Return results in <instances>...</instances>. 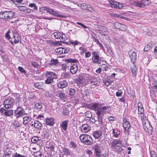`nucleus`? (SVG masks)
<instances>
[{
	"instance_id": "1",
	"label": "nucleus",
	"mask_w": 157,
	"mask_h": 157,
	"mask_svg": "<svg viewBox=\"0 0 157 157\" xmlns=\"http://www.w3.org/2000/svg\"><path fill=\"white\" fill-rule=\"evenodd\" d=\"M88 109H91L96 111L98 121L101 123L102 122V117L105 113L108 106H103L102 104L101 103L94 102L86 105Z\"/></svg>"
},
{
	"instance_id": "2",
	"label": "nucleus",
	"mask_w": 157,
	"mask_h": 157,
	"mask_svg": "<svg viewBox=\"0 0 157 157\" xmlns=\"http://www.w3.org/2000/svg\"><path fill=\"white\" fill-rule=\"evenodd\" d=\"M141 119L142 121L143 127L145 131L149 133H152V127L150 124V122L147 120L146 117H144L141 116Z\"/></svg>"
},
{
	"instance_id": "3",
	"label": "nucleus",
	"mask_w": 157,
	"mask_h": 157,
	"mask_svg": "<svg viewBox=\"0 0 157 157\" xmlns=\"http://www.w3.org/2000/svg\"><path fill=\"white\" fill-rule=\"evenodd\" d=\"M80 140L85 145H89L93 143V140L91 136L86 134H83L80 136Z\"/></svg>"
},
{
	"instance_id": "4",
	"label": "nucleus",
	"mask_w": 157,
	"mask_h": 157,
	"mask_svg": "<svg viewBox=\"0 0 157 157\" xmlns=\"http://www.w3.org/2000/svg\"><path fill=\"white\" fill-rule=\"evenodd\" d=\"M122 141L121 140H114L111 143V146L116 151L120 152L123 150L121 148Z\"/></svg>"
},
{
	"instance_id": "5",
	"label": "nucleus",
	"mask_w": 157,
	"mask_h": 157,
	"mask_svg": "<svg viewBox=\"0 0 157 157\" xmlns=\"http://www.w3.org/2000/svg\"><path fill=\"white\" fill-rule=\"evenodd\" d=\"M14 116L16 117V119L18 120L19 118H21L23 116L27 114L24 109L21 106H18L17 109L14 110Z\"/></svg>"
},
{
	"instance_id": "6",
	"label": "nucleus",
	"mask_w": 157,
	"mask_h": 157,
	"mask_svg": "<svg viewBox=\"0 0 157 157\" xmlns=\"http://www.w3.org/2000/svg\"><path fill=\"white\" fill-rule=\"evenodd\" d=\"M46 75L48 77L45 81V83L47 84H49L53 82V79L57 78V75L52 72H47Z\"/></svg>"
},
{
	"instance_id": "7",
	"label": "nucleus",
	"mask_w": 157,
	"mask_h": 157,
	"mask_svg": "<svg viewBox=\"0 0 157 157\" xmlns=\"http://www.w3.org/2000/svg\"><path fill=\"white\" fill-rule=\"evenodd\" d=\"M15 100L12 97H9L4 101V107L6 109L12 108L13 105Z\"/></svg>"
},
{
	"instance_id": "8",
	"label": "nucleus",
	"mask_w": 157,
	"mask_h": 157,
	"mask_svg": "<svg viewBox=\"0 0 157 157\" xmlns=\"http://www.w3.org/2000/svg\"><path fill=\"white\" fill-rule=\"evenodd\" d=\"M95 157H100L101 155V149L99 145L96 144L92 148Z\"/></svg>"
},
{
	"instance_id": "9",
	"label": "nucleus",
	"mask_w": 157,
	"mask_h": 157,
	"mask_svg": "<svg viewBox=\"0 0 157 157\" xmlns=\"http://www.w3.org/2000/svg\"><path fill=\"white\" fill-rule=\"evenodd\" d=\"M123 126L124 130V132L126 134H128L129 129L130 127V125L129 121L126 119H124L123 120Z\"/></svg>"
},
{
	"instance_id": "10",
	"label": "nucleus",
	"mask_w": 157,
	"mask_h": 157,
	"mask_svg": "<svg viewBox=\"0 0 157 157\" xmlns=\"http://www.w3.org/2000/svg\"><path fill=\"white\" fill-rule=\"evenodd\" d=\"M109 3L112 8L116 9H121L124 6L122 4L114 0L110 1L109 2Z\"/></svg>"
},
{
	"instance_id": "11",
	"label": "nucleus",
	"mask_w": 157,
	"mask_h": 157,
	"mask_svg": "<svg viewBox=\"0 0 157 157\" xmlns=\"http://www.w3.org/2000/svg\"><path fill=\"white\" fill-rule=\"evenodd\" d=\"M12 109H6L3 108L0 109V112L7 117H10L13 114Z\"/></svg>"
},
{
	"instance_id": "12",
	"label": "nucleus",
	"mask_w": 157,
	"mask_h": 157,
	"mask_svg": "<svg viewBox=\"0 0 157 157\" xmlns=\"http://www.w3.org/2000/svg\"><path fill=\"white\" fill-rule=\"evenodd\" d=\"M136 59H131V61L132 62V64L131 65V69L133 75L135 76L136 75L137 69L135 67V62H136Z\"/></svg>"
},
{
	"instance_id": "13",
	"label": "nucleus",
	"mask_w": 157,
	"mask_h": 157,
	"mask_svg": "<svg viewBox=\"0 0 157 157\" xmlns=\"http://www.w3.org/2000/svg\"><path fill=\"white\" fill-rule=\"evenodd\" d=\"M114 26L116 28L122 31L125 30L126 28L125 25L120 23L118 22L114 23Z\"/></svg>"
},
{
	"instance_id": "14",
	"label": "nucleus",
	"mask_w": 157,
	"mask_h": 157,
	"mask_svg": "<svg viewBox=\"0 0 157 157\" xmlns=\"http://www.w3.org/2000/svg\"><path fill=\"white\" fill-rule=\"evenodd\" d=\"M77 82L78 83L83 86L86 85L88 83V81L86 80L83 76H79L77 78Z\"/></svg>"
},
{
	"instance_id": "15",
	"label": "nucleus",
	"mask_w": 157,
	"mask_h": 157,
	"mask_svg": "<svg viewBox=\"0 0 157 157\" xmlns=\"http://www.w3.org/2000/svg\"><path fill=\"white\" fill-rule=\"evenodd\" d=\"M138 113L140 115L139 117L141 118V116L144 117L143 114L144 110L143 108V106L142 103L140 102H139L138 104Z\"/></svg>"
},
{
	"instance_id": "16",
	"label": "nucleus",
	"mask_w": 157,
	"mask_h": 157,
	"mask_svg": "<svg viewBox=\"0 0 157 157\" xmlns=\"http://www.w3.org/2000/svg\"><path fill=\"white\" fill-rule=\"evenodd\" d=\"M32 118L31 117L28 116H26L24 117H22L21 118V120L20 121L23 123L24 125H27L29 124V122L31 121Z\"/></svg>"
},
{
	"instance_id": "17",
	"label": "nucleus",
	"mask_w": 157,
	"mask_h": 157,
	"mask_svg": "<svg viewBox=\"0 0 157 157\" xmlns=\"http://www.w3.org/2000/svg\"><path fill=\"white\" fill-rule=\"evenodd\" d=\"M46 12L50 14H52L55 16L59 17L60 16L56 11L53 10L51 8L46 6Z\"/></svg>"
},
{
	"instance_id": "18",
	"label": "nucleus",
	"mask_w": 157,
	"mask_h": 157,
	"mask_svg": "<svg viewBox=\"0 0 157 157\" xmlns=\"http://www.w3.org/2000/svg\"><path fill=\"white\" fill-rule=\"evenodd\" d=\"M6 19H10L13 18L15 16V12L10 11H6Z\"/></svg>"
},
{
	"instance_id": "19",
	"label": "nucleus",
	"mask_w": 157,
	"mask_h": 157,
	"mask_svg": "<svg viewBox=\"0 0 157 157\" xmlns=\"http://www.w3.org/2000/svg\"><path fill=\"white\" fill-rule=\"evenodd\" d=\"M90 127L87 124H82L81 127V130L84 132H87L90 130Z\"/></svg>"
},
{
	"instance_id": "20",
	"label": "nucleus",
	"mask_w": 157,
	"mask_h": 157,
	"mask_svg": "<svg viewBox=\"0 0 157 157\" xmlns=\"http://www.w3.org/2000/svg\"><path fill=\"white\" fill-rule=\"evenodd\" d=\"M46 43L51 45L59 46L61 45L59 42L58 41H54L51 40H48L46 41Z\"/></svg>"
},
{
	"instance_id": "21",
	"label": "nucleus",
	"mask_w": 157,
	"mask_h": 157,
	"mask_svg": "<svg viewBox=\"0 0 157 157\" xmlns=\"http://www.w3.org/2000/svg\"><path fill=\"white\" fill-rule=\"evenodd\" d=\"M54 123V119L52 117L47 118L46 119V124L50 126H53Z\"/></svg>"
},
{
	"instance_id": "22",
	"label": "nucleus",
	"mask_w": 157,
	"mask_h": 157,
	"mask_svg": "<svg viewBox=\"0 0 157 157\" xmlns=\"http://www.w3.org/2000/svg\"><path fill=\"white\" fill-rule=\"evenodd\" d=\"M18 8L20 10L26 13H30L31 11L30 9L25 6H20L18 7Z\"/></svg>"
},
{
	"instance_id": "23",
	"label": "nucleus",
	"mask_w": 157,
	"mask_h": 157,
	"mask_svg": "<svg viewBox=\"0 0 157 157\" xmlns=\"http://www.w3.org/2000/svg\"><path fill=\"white\" fill-rule=\"evenodd\" d=\"M92 135L95 138L98 139L102 135V132L101 130L96 131L93 132Z\"/></svg>"
},
{
	"instance_id": "24",
	"label": "nucleus",
	"mask_w": 157,
	"mask_h": 157,
	"mask_svg": "<svg viewBox=\"0 0 157 157\" xmlns=\"http://www.w3.org/2000/svg\"><path fill=\"white\" fill-rule=\"evenodd\" d=\"M67 85V82L65 80L59 82L58 84V86L60 88H63L66 87Z\"/></svg>"
},
{
	"instance_id": "25",
	"label": "nucleus",
	"mask_w": 157,
	"mask_h": 157,
	"mask_svg": "<svg viewBox=\"0 0 157 157\" xmlns=\"http://www.w3.org/2000/svg\"><path fill=\"white\" fill-rule=\"evenodd\" d=\"M78 70L77 65L76 64H73L70 68V71L73 74L76 73Z\"/></svg>"
},
{
	"instance_id": "26",
	"label": "nucleus",
	"mask_w": 157,
	"mask_h": 157,
	"mask_svg": "<svg viewBox=\"0 0 157 157\" xmlns=\"http://www.w3.org/2000/svg\"><path fill=\"white\" fill-rule=\"evenodd\" d=\"M149 0H142L139 2L138 4V7L141 8H144V7L146 4H148V2Z\"/></svg>"
},
{
	"instance_id": "27",
	"label": "nucleus",
	"mask_w": 157,
	"mask_h": 157,
	"mask_svg": "<svg viewBox=\"0 0 157 157\" xmlns=\"http://www.w3.org/2000/svg\"><path fill=\"white\" fill-rule=\"evenodd\" d=\"M92 59H99L101 58L99 56V53L98 51H94L92 52Z\"/></svg>"
},
{
	"instance_id": "28",
	"label": "nucleus",
	"mask_w": 157,
	"mask_h": 157,
	"mask_svg": "<svg viewBox=\"0 0 157 157\" xmlns=\"http://www.w3.org/2000/svg\"><path fill=\"white\" fill-rule=\"evenodd\" d=\"M56 95L59 97L60 99L62 100H63L65 99L66 97V95L63 92H61L60 91H57L56 92Z\"/></svg>"
},
{
	"instance_id": "29",
	"label": "nucleus",
	"mask_w": 157,
	"mask_h": 157,
	"mask_svg": "<svg viewBox=\"0 0 157 157\" xmlns=\"http://www.w3.org/2000/svg\"><path fill=\"white\" fill-rule=\"evenodd\" d=\"M63 151L62 153L63 155H66V156H68L70 155V151L67 148H62Z\"/></svg>"
},
{
	"instance_id": "30",
	"label": "nucleus",
	"mask_w": 157,
	"mask_h": 157,
	"mask_svg": "<svg viewBox=\"0 0 157 157\" xmlns=\"http://www.w3.org/2000/svg\"><path fill=\"white\" fill-rule=\"evenodd\" d=\"M128 54L131 59H136L137 56L135 52L130 51L129 52Z\"/></svg>"
},
{
	"instance_id": "31",
	"label": "nucleus",
	"mask_w": 157,
	"mask_h": 157,
	"mask_svg": "<svg viewBox=\"0 0 157 157\" xmlns=\"http://www.w3.org/2000/svg\"><path fill=\"white\" fill-rule=\"evenodd\" d=\"M67 123L68 122L67 121H64L62 122L60 125L61 127L65 131H66L67 130Z\"/></svg>"
},
{
	"instance_id": "32",
	"label": "nucleus",
	"mask_w": 157,
	"mask_h": 157,
	"mask_svg": "<svg viewBox=\"0 0 157 157\" xmlns=\"http://www.w3.org/2000/svg\"><path fill=\"white\" fill-rule=\"evenodd\" d=\"M112 130L113 136L116 138L118 137L119 135L120 134V131L117 129H113Z\"/></svg>"
},
{
	"instance_id": "33",
	"label": "nucleus",
	"mask_w": 157,
	"mask_h": 157,
	"mask_svg": "<svg viewBox=\"0 0 157 157\" xmlns=\"http://www.w3.org/2000/svg\"><path fill=\"white\" fill-rule=\"evenodd\" d=\"M113 82V80H111L108 78H106L103 80V82L106 86H109Z\"/></svg>"
},
{
	"instance_id": "34",
	"label": "nucleus",
	"mask_w": 157,
	"mask_h": 157,
	"mask_svg": "<svg viewBox=\"0 0 157 157\" xmlns=\"http://www.w3.org/2000/svg\"><path fill=\"white\" fill-rule=\"evenodd\" d=\"M42 124L41 123L38 121H35L34 123V127L36 128H38L39 129H41V127Z\"/></svg>"
},
{
	"instance_id": "35",
	"label": "nucleus",
	"mask_w": 157,
	"mask_h": 157,
	"mask_svg": "<svg viewBox=\"0 0 157 157\" xmlns=\"http://www.w3.org/2000/svg\"><path fill=\"white\" fill-rule=\"evenodd\" d=\"M83 76L86 80L88 81V82L89 81L91 82H92V81H91V80L93 77L92 76L87 74H85Z\"/></svg>"
},
{
	"instance_id": "36",
	"label": "nucleus",
	"mask_w": 157,
	"mask_h": 157,
	"mask_svg": "<svg viewBox=\"0 0 157 157\" xmlns=\"http://www.w3.org/2000/svg\"><path fill=\"white\" fill-rule=\"evenodd\" d=\"M43 83L41 82H37L34 83V86L39 89H42Z\"/></svg>"
},
{
	"instance_id": "37",
	"label": "nucleus",
	"mask_w": 157,
	"mask_h": 157,
	"mask_svg": "<svg viewBox=\"0 0 157 157\" xmlns=\"http://www.w3.org/2000/svg\"><path fill=\"white\" fill-rule=\"evenodd\" d=\"M42 103L41 102L37 103L35 105L34 108L36 109L39 110L42 108Z\"/></svg>"
},
{
	"instance_id": "38",
	"label": "nucleus",
	"mask_w": 157,
	"mask_h": 157,
	"mask_svg": "<svg viewBox=\"0 0 157 157\" xmlns=\"http://www.w3.org/2000/svg\"><path fill=\"white\" fill-rule=\"evenodd\" d=\"M59 39H60L61 41L62 42H63L66 40L67 37H66L65 34L61 33L60 37Z\"/></svg>"
},
{
	"instance_id": "39",
	"label": "nucleus",
	"mask_w": 157,
	"mask_h": 157,
	"mask_svg": "<svg viewBox=\"0 0 157 157\" xmlns=\"http://www.w3.org/2000/svg\"><path fill=\"white\" fill-rule=\"evenodd\" d=\"M64 49L63 48H56L55 50V52L59 54H61L63 53V51H64Z\"/></svg>"
},
{
	"instance_id": "40",
	"label": "nucleus",
	"mask_w": 157,
	"mask_h": 157,
	"mask_svg": "<svg viewBox=\"0 0 157 157\" xmlns=\"http://www.w3.org/2000/svg\"><path fill=\"white\" fill-rule=\"evenodd\" d=\"M39 140L38 136H34L31 139V142L33 143H36Z\"/></svg>"
},
{
	"instance_id": "41",
	"label": "nucleus",
	"mask_w": 157,
	"mask_h": 157,
	"mask_svg": "<svg viewBox=\"0 0 157 157\" xmlns=\"http://www.w3.org/2000/svg\"><path fill=\"white\" fill-rule=\"evenodd\" d=\"M6 11L1 12L0 13V18L6 19Z\"/></svg>"
},
{
	"instance_id": "42",
	"label": "nucleus",
	"mask_w": 157,
	"mask_h": 157,
	"mask_svg": "<svg viewBox=\"0 0 157 157\" xmlns=\"http://www.w3.org/2000/svg\"><path fill=\"white\" fill-rule=\"evenodd\" d=\"M58 63L57 59H51L48 64L50 65H55Z\"/></svg>"
},
{
	"instance_id": "43",
	"label": "nucleus",
	"mask_w": 157,
	"mask_h": 157,
	"mask_svg": "<svg viewBox=\"0 0 157 157\" xmlns=\"http://www.w3.org/2000/svg\"><path fill=\"white\" fill-rule=\"evenodd\" d=\"M61 33L58 32H55L53 33V35L54 37L56 39H59L60 37Z\"/></svg>"
},
{
	"instance_id": "44",
	"label": "nucleus",
	"mask_w": 157,
	"mask_h": 157,
	"mask_svg": "<svg viewBox=\"0 0 157 157\" xmlns=\"http://www.w3.org/2000/svg\"><path fill=\"white\" fill-rule=\"evenodd\" d=\"M29 6L30 8H33L34 10H37V7L36 6V4L34 3H31L29 4Z\"/></svg>"
},
{
	"instance_id": "45",
	"label": "nucleus",
	"mask_w": 157,
	"mask_h": 157,
	"mask_svg": "<svg viewBox=\"0 0 157 157\" xmlns=\"http://www.w3.org/2000/svg\"><path fill=\"white\" fill-rule=\"evenodd\" d=\"M63 114L65 116L68 115L69 114V111L66 108H63Z\"/></svg>"
},
{
	"instance_id": "46",
	"label": "nucleus",
	"mask_w": 157,
	"mask_h": 157,
	"mask_svg": "<svg viewBox=\"0 0 157 157\" xmlns=\"http://www.w3.org/2000/svg\"><path fill=\"white\" fill-rule=\"evenodd\" d=\"M15 40H14V42L15 44H17L20 41H21V38L18 36L17 37V39L15 38V37H14Z\"/></svg>"
},
{
	"instance_id": "47",
	"label": "nucleus",
	"mask_w": 157,
	"mask_h": 157,
	"mask_svg": "<svg viewBox=\"0 0 157 157\" xmlns=\"http://www.w3.org/2000/svg\"><path fill=\"white\" fill-rule=\"evenodd\" d=\"M89 5L85 3L82 4L81 5V7L83 9H88Z\"/></svg>"
},
{
	"instance_id": "48",
	"label": "nucleus",
	"mask_w": 157,
	"mask_h": 157,
	"mask_svg": "<svg viewBox=\"0 0 157 157\" xmlns=\"http://www.w3.org/2000/svg\"><path fill=\"white\" fill-rule=\"evenodd\" d=\"M75 90L71 88L69 90V94L71 96H73L75 94Z\"/></svg>"
},
{
	"instance_id": "49",
	"label": "nucleus",
	"mask_w": 157,
	"mask_h": 157,
	"mask_svg": "<svg viewBox=\"0 0 157 157\" xmlns=\"http://www.w3.org/2000/svg\"><path fill=\"white\" fill-rule=\"evenodd\" d=\"M122 91L121 90H119L116 92V95L118 97L122 96Z\"/></svg>"
},
{
	"instance_id": "50",
	"label": "nucleus",
	"mask_w": 157,
	"mask_h": 157,
	"mask_svg": "<svg viewBox=\"0 0 157 157\" xmlns=\"http://www.w3.org/2000/svg\"><path fill=\"white\" fill-rule=\"evenodd\" d=\"M65 62L66 63H76L77 61L76 59H65Z\"/></svg>"
},
{
	"instance_id": "51",
	"label": "nucleus",
	"mask_w": 157,
	"mask_h": 157,
	"mask_svg": "<svg viewBox=\"0 0 157 157\" xmlns=\"http://www.w3.org/2000/svg\"><path fill=\"white\" fill-rule=\"evenodd\" d=\"M85 116L87 118H90L92 116V114L91 112H87L85 113Z\"/></svg>"
},
{
	"instance_id": "52",
	"label": "nucleus",
	"mask_w": 157,
	"mask_h": 157,
	"mask_svg": "<svg viewBox=\"0 0 157 157\" xmlns=\"http://www.w3.org/2000/svg\"><path fill=\"white\" fill-rule=\"evenodd\" d=\"M93 62L95 63L101 64V59H92Z\"/></svg>"
},
{
	"instance_id": "53",
	"label": "nucleus",
	"mask_w": 157,
	"mask_h": 157,
	"mask_svg": "<svg viewBox=\"0 0 157 157\" xmlns=\"http://www.w3.org/2000/svg\"><path fill=\"white\" fill-rule=\"evenodd\" d=\"M71 147H73V149L75 148L76 147V144L74 142L71 141L70 143Z\"/></svg>"
},
{
	"instance_id": "54",
	"label": "nucleus",
	"mask_w": 157,
	"mask_h": 157,
	"mask_svg": "<svg viewBox=\"0 0 157 157\" xmlns=\"http://www.w3.org/2000/svg\"><path fill=\"white\" fill-rule=\"evenodd\" d=\"M151 48V47L148 44L145 47L144 50V51H148L150 50Z\"/></svg>"
},
{
	"instance_id": "55",
	"label": "nucleus",
	"mask_w": 157,
	"mask_h": 157,
	"mask_svg": "<svg viewBox=\"0 0 157 157\" xmlns=\"http://www.w3.org/2000/svg\"><path fill=\"white\" fill-rule=\"evenodd\" d=\"M40 11L42 13H46V6L42 7L40 9Z\"/></svg>"
},
{
	"instance_id": "56",
	"label": "nucleus",
	"mask_w": 157,
	"mask_h": 157,
	"mask_svg": "<svg viewBox=\"0 0 157 157\" xmlns=\"http://www.w3.org/2000/svg\"><path fill=\"white\" fill-rule=\"evenodd\" d=\"M18 69L22 73H24L25 74L26 73L24 69L21 67H18Z\"/></svg>"
},
{
	"instance_id": "57",
	"label": "nucleus",
	"mask_w": 157,
	"mask_h": 157,
	"mask_svg": "<svg viewBox=\"0 0 157 157\" xmlns=\"http://www.w3.org/2000/svg\"><path fill=\"white\" fill-rule=\"evenodd\" d=\"M14 157H26L25 155H22L20 154H18L17 152L14 153Z\"/></svg>"
},
{
	"instance_id": "58",
	"label": "nucleus",
	"mask_w": 157,
	"mask_h": 157,
	"mask_svg": "<svg viewBox=\"0 0 157 157\" xmlns=\"http://www.w3.org/2000/svg\"><path fill=\"white\" fill-rule=\"evenodd\" d=\"M10 32V31L9 30L7 33L5 34V37L7 39H9L10 38V36L9 35V34Z\"/></svg>"
},
{
	"instance_id": "59",
	"label": "nucleus",
	"mask_w": 157,
	"mask_h": 157,
	"mask_svg": "<svg viewBox=\"0 0 157 157\" xmlns=\"http://www.w3.org/2000/svg\"><path fill=\"white\" fill-rule=\"evenodd\" d=\"M67 67V65L66 64H63L62 65V69L63 70H66Z\"/></svg>"
},
{
	"instance_id": "60",
	"label": "nucleus",
	"mask_w": 157,
	"mask_h": 157,
	"mask_svg": "<svg viewBox=\"0 0 157 157\" xmlns=\"http://www.w3.org/2000/svg\"><path fill=\"white\" fill-rule=\"evenodd\" d=\"M31 64L32 66L35 68L37 67L39 65L37 63L35 62H32L31 63Z\"/></svg>"
},
{
	"instance_id": "61",
	"label": "nucleus",
	"mask_w": 157,
	"mask_h": 157,
	"mask_svg": "<svg viewBox=\"0 0 157 157\" xmlns=\"http://www.w3.org/2000/svg\"><path fill=\"white\" fill-rule=\"evenodd\" d=\"M76 23L78 25H79L81 26L83 28H84L85 29H87L88 28L87 26H86L82 24V23L80 22H77Z\"/></svg>"
},
{
	"instance_id": "62",
	"label": "nucleus",
	"mask_w": 157,
	"mask_h": 157,
	"mask_svg": "<svg viewBox=\"0 0 157 157\" xmlns=\"http://www.w3.org/2000/svg\"><path fill=\"white\" fill-rule=\"evenodd\" d=\"M118 17H119L120 18H122V19H124L126 20H129V19L126 17H124L123 16H122V15H118V16H117Z\"/></svg>"
},
{
	"instance_id": "63",
	"label": "nucleus",
	"mask_w": 157,
	"mask_h": 157,
	"mask_svg": "<svg viewBox=\"0 0 157 157\" xmlns=\"http://www.w3.org/2000/svg\"><path fill=\"white\" fill-rule=\"evenodd\" d=\"M151 157H157L156 155L155 154L154 151H151L150 152Z\"/></svg>"
},
{
	"instance_id": "64",
	"label": "nucleus",
	"mask_w": 157,
	"mask_h": 157,
	"mask_svg": "<svg viewBox=\"0 0 157 157\" xmlns=\"http://www.w3.org/2000/svg\"><path fill=\"white\" fill-rule=\"evenodd\" d=\"M10 154L9 153H5L2 155V157H10Z\"/></svg>"
}]
</instances>
